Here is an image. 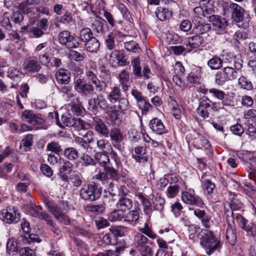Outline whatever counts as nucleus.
<instances>
[{
	"label": "nucleus",
	"instance_id": "nucleus-1",
	"mask_svg": "<svg viewBox=\"0 0 256 256\" xmlns=\"http://www.w3.org/2000/svg\"><path fill=\"white\" fill-rule=\"evenodd\" d=\"M198 236L200 240V244L208 255L210 256L215 251L220 252L222 243L212 231L203 228Z\"/></svg>",
	"mask_w": 256,
	"mask_h": 256
},
{
	"label": "nucleus",
	"instance_id": "nucleus-2",
	"mask_svg": "<svg viewBox=\"0 0 256 256\" xmlns=\"http://www.w3.org/2000/svg\"><path fill=\"white\" fill-rule=\"evenodd\" d=\"M102 188L98 184L92 182L86 186L83 187L80 191V198L85 200L91 202L96 201L101 196Z\"/></svg>",
	"mask_w": 256,
	"mask_h": 256
},
{
	"label": "nucleus",
	"instance_id": "nucleus-3",
	"mask_svg": "<svg viewBox=\"0 0 256 256\" xmlns=\"http://www.w3.org/2000/svg\"><path fill=\"white\" fill-rule=\"evenodd\" d=\"M130 191L125 186H120L118 189V200L116 204L117 208L125 212L130 210L132 207L133 202L129 195Z\"/></svg>",
	"mask_w": 256,
	"mask_h": 256
},
{
	"label": "nucleus",
	"instance_id": "nucleus-4",
	"mask_svg": "<svg viewBox=\"0 0 256 256\" xmlns=\"http://www.w3.org/2000/svg\"><path fill=\"white\" fill-rule=\"evenodd\" d=\"M44 202L48 212H50L55 218L64 212H68L70 209L67 202L60 201L58 204H56L53 200L45 198Z\"/></svg>",
	"mask_w": 256,
	"mask_h": 256
},
{
	"label": "nucleus",
	"instance_id": "nucleus-5",
	"mask_svg": "<svg viewBox=\"0 0 256 256\" xmlns=\"http://www.w3.org/2000/svg\"><path fill=\"white\" fill-rule=\"evenodd\" d=\"M218 2L223 7L224 12H227L226 8H230L232 12V18L236 22H240L243 20L245 10L242 6L235 3L224 2V0L218 1Z\"/></svg>",
	"mask_w": 256,
	"mask_h": 256
},
{
	"label": "nucleus",
	"instance_id": "nucleus-6",
	"mask_svg": "<svg viewBox=\"0 0 256 256\" xmlns=\"http://www.w3.org/2000/svg\"><path fill=\"white\" fill-rule=\"evenodd\" d=\"M74 88L81 96L87 97L94 95V87L84 78H78L74 82Z\"/></svg>",
	"mask_w": 256,
	"mask_h": 256
},
{
	"label": "nucleus",
	"instance_id": "nucleus-7",
	"mask_svg": "<svg viewBox=\"0 0 256 256\" xmlns=\"http://www.w3.org/2000/svg\"><path fill=\"white\" fill-rule=\"evenodd\" d=\"M20 218L17 208L12 206H9L0 212V219L8 224L18 222Z\"/></svg>",
	"mask_w": 256,
	"mask_h": 256
},
{
	"label": "nucleus",
	"instance_id": "nucleus-8",
	"mask_svg": "<svg viewBox=\"0 0 256 256\" xmlns=\"http://www.w3.org/2000/svg\"><path fill=\"white\" fill-rule=\"evenodd\" d=\"M193 193H194V191L191 189L188 192H182L181 196L182 201L187 204L204 208L205 204L202 198L198 196L193 194Z\"/></svg>",
	"mask_w": 256,
	"mask_h": 256
},
{
	"label": "nucleus",
	"instance_id": "nucleus-9",
	"mask_svg": "<svg viewBox=\"0 0 256 256\" xmlns=\"http://www.w3.org/2000/svg\"><path fill=\"white\" fill-rule=\"evenodd\" d=\"M192 32L197 34H203L209 32L211 28L210 24L207 23L204 18L199 16H194L192 18Z\"/></svg>",
	"mask_w": 256,
	"mask_h": 256
},
{
	"label": "nucleus",
	"instance_id": "nucleus-10",
	"mask_svg": "<svg viewBox=\"0 0 256 256\" xmlns=\"http://www.w3.org/2000/svg\"><path fill=\"white\" fill-rule=\"evenodd\" d=\"M58 38L59 42L62 44L65 45L67 48H76L78 46L79 38L74 37L68 30L60 32L58 36Z\"/></svg>",
	"mask_w": 256,
	"mask_h": 256
},
{
	"label": "nucleus",
	"instance_id": "nucleus-11",
	"mask_svg": "<svg viewBox=\"0 0 256 256\" xmlns=\"http://www.w3.org/2000/svg\"><path fill=\"white\" fill-rule=\"evenodd\" d=\"M124 236V232L122 228L112 227L110 228V232L104 236L102 242L106 244L114 245L119 237Z\"/></svg>",
	"mask_w": 256,
	"mask_h": 256
},
{
	"label": "nucleus",
	"instance_id": "nucleus-12",
	"mask_svg": "<svg viewBox=\"0 0 256 256\" xmlns=\"http://www.w3.org/2000/svg\"><path fill=\"white\" fill-rule=\"evenodd\" d=\"M208 20L212 24L214 30L220 31L222 33L226 32L228 22L225 18L219 15L212 14L209 17Z\"/></svg>",
	"mask_w": 256,
	"mask_h": 256
},
{
	"label": "nucleus",
	"instance_id": "nucleus-13",
	"mask_svg": "<svg viewBox=\"0 0 256 256\" xmlns=\"http://www.w3.org/2000/svg\"><path fill=\"white\" fill-rule=\"evenodd\" d=\"M211 102L212 101L206 96H202L198 100V106L196 111L204 119L208 118L210 116L209 111L211 108Z\"/></svg>",
	"mask_w": 256,
	"mask_h": 256
},
{
	"label": "nucleus",
	"instance_id": "nucleus-14",
	"mask_svg": "<svg viewBox=\"0 0 256 256\" xmlns=\"http://www.w3.org/2000/svg\"><path fill=\"white\" fill-rule=\"evenodd\" d=\"M22 67L24 70L28 74L38 72L42 68L40 64L35 57L26 59L23 62Z\"/></svg>",
	"mask_w": 256,
	"mask_h": 256
},
{
	"label": "nucleus",
	"instance_id": "nucleus-15",
	"mask_svg": "<svg viewBox=\"0 0 256 256\" xmlns=\"http://www.w3.org/2000/svg\"><path fill=\"white\" fill-rule=\"evenodd\" d=\"M92 119L93 126L95 131L99 134L104 137H108L109 129L106 122L98 116L93 117Z\"/></svg>",
	"mask_w": 256,
	"mask_h": 256
},
{
	"label": "nucleus",
	"instance_id": "nucleus-16",
	"mask_svg": "<svg viewBox=\"0 0 256 256\" xmlns=\"http://www.w3.org/2000/svg\"><path fill=\"white\" fill-rule=\"evenodd\" d=\"M74 164L66 159L62 160V164L58 168V176L62 182L68 180V175L70 174L73 170Z\"/></svg>",
	"mask_w": 256,
	"mask_h": 256
},
{
	"label": "nucleus",
	"instance_id": "nucleus-17",
	"mask_svg": "<svg viewBox=\"0 0 256 256\" xmlns=\"http://www.w3.org/2000/svg\"><path fill=\"white\" fill-rule=\"evenodd\" d=\"M88 104L92 110H96L98 108L106 110L108 108V104L104 96L98 94L96 98H90L88 100Z\"/></svg>",
	"mask_w": 256,
	"mask_h": 256
},
{
	"label": "nucleus",
	"instance_id": "nucleus-18",
	"mask_svg": "<svg viewBox=\"0 0 256 256\" xmlns=\"http://www.w3.org/2000/svg\"><path fill=\"white\" fill-rule=\"evenodd\" d=\"M194 34L188 36L187 38L186 42H184L186 46H188L190 49L198 48H200L204 43V38L200 34L194 32Z\"/></svg>",
	"mask_w": 256,
	"mask_h": 256
},
{
	"label": "nucleus",
	"instance_id": "nucleus-19",
	"mask_svg": "<svg viewBox=\"0 0 256 256\" xmlns=\"http://www.w3.org/2000/svg\"><path fill=\"white\" fill-rule=\"evenodd\" d=\"M104 16L111 27L114 28L115 32L118 34H120L121 30L124 29V22L122 20H115L112 15L108 11L104 12Z\"/></svg>",
	"mask_w": 256,
	"mask_h": 256
},
{
	"label": "nucleus",
	"instance_id": "nucleus-20",
	"mask_svg": "<svg viewBox=\"0 0 256 256\" xmlns=\"http://www.w3.org/2000/svg\"><path fill=\"white\" fill-rule=\"evenodd\" d=\"M109 135L113 146L118 148L124 139L122 131L117 128H113L109 130Z\"/></svg>",
	"mask_w": 256,
	"mask_h": 256
},
{
	"label": "nucleus",
	"instance_id": "nucleus-21",
	"mask_svg": "<svg viewBox=\"0 0 256 256\" xmlns=\"http://www.w3.org/2000/svg\"><path fill=\"white\" fill-rule=\"evenodd\" d=\"M148 238L142 233H138L134 236V244L135 248L139 251L150 248L148 245Z\"/></svg>",
	"mask_w": 256,
	"mask_h": 256
},
{
	"label": "nucleus",
	"instance_id": "nucleus-22",
	"mask_svg": "<svg viewBox=\"0 0 256 256\" xmlns=\"http://www.w3.org/2000/svg\"><path fill=\"white\" fill-rule=\"evenodd\" d=\"M55 114L56 124L60 128L64 129L66 126H71V124L74 117H72L70 114L68 113L63 114L62 116L60 119L58 118V112H56Z\"/></svg>",
	"mask_w": 256,
	"mask_h": 256
},
{
	"label": "nucleus",
	"instance_id": "nucleus-23",
	"mask_svg": "<svg viewBox=\"0 0 256 256\" xmlns=\"http://www.w3.org/2000/svg\"><path fill=\"white\" fill-rule=\"evenodd\" d=\"M55 78L58 84H67L70 81V74L68 70L60 68L55 74Z\"/></svg>",
	"mask_w": 256,
	"mask_h": 256
},
{
	"label": "nucleus",
	"instance_id": "nucleus-24",
	"mask_svg": "<svg viewBox=\"0 0 256 256\" xmlns=\"http://www.w3.org/2000/svg\"><path fill=\"white\" fill-rule=\"evenodd\" d=\"M150 128L158 134H162L166 132L165 126L162 121L157 118L151 120L149 123Z\"/></svg>",
	"mask_w": 256,
	"mask_h": 256
},
{
	"label": "nucleus",
	"instance_id": "nucleus-25",
	"mask_svg": "<svg viewBox=\"0 0 256 256\" xmlns=\"http://www.w3.org/2000/svg\"><path fill=\"white\" fill-rule=\"evenodd\" d=\"M30 124L36 126L37 128L46 130L48 128L44 116L40 114L35 113Z\"/></svg>",
	"mask_w": 256,
	"mask_h": 256
},
{
	"label": "nucleus",
	"instance_id": "nucleus-26",
	"mask_svg": "<svg viewBox=\"0 0 256 256\" xmlns=\"http://www.w3.org/2000/svg\"><path fill=\"white\" fill-rule=\"evenodd\" d=\"M114 245L116 246L114 250H108V252H110L111 256H120L127 248L126 242L124 239L120 240L118 239L116 244H114Z\"/></svg>",
	"mask_w": 256,
	"mask_h": 256
},
{
	"label": "nucleus",
	"instance_id": "nucleus-27",
	"mask_svg": "<svg viewBox=\"0 0 256 256\" xmlns=\"http://www.w3.org/2000/svg\"><path fill=\"white\" fill-rule=\"evenodd\" d=\"M156 18L160 21L170 20L172 16V12L168 8L158 6L155 12Z\"/></svg>",
	"mask_w": 256,
	"mask_h": 256
},
{
	"label": "nucleus",
	"instance_id": "nucleus-28",
	"mask_svg": "<svg viewBox=\"0 0 256 256\" xmlns=\"http://www.w3.org/2000/svg\"><path fill=\"white\" fill-rule=\"evenodd\" d=\"M122 112L119 110H113L109 111L108 116L110 122L116 126L121 124L122 118Z\"/></svg>",
	"mask_w": 256,
	"mask_h": 256
},
{
	"label": "nucleus",
	"instance_id": "nucleus-29",
	"mask_svg": "<svg viewBox=\"0 0 256 256\" xmlns=\"http://www.w3.org/2000/svg\"><path fill=\"white\" fill-rule=\"evenodd\" d=\"M63 154L66 159L70 162L78 160L80 155L78 150L74 147L66 148Z\"/></svg>",
	"mask_w": 256,
	"mask_h": 256
},
{
	"label": "nucleus",
	"instance_id": "nucleus-30",
	"mask_svg": "<svg viewBox=\"0 0 256 256\" xmlns=\"http://www.w3.org/2000/svg\"><path fill=\"white\" fill-rule=\"evenodd\" d=\"M122 96L120 89L119 87L114 86L111 88L110 91L107 96V98L112 104H114L120 100Z\"/></svg>",
	"mask_w": 256,
	"mask_h": 256
},
{
	"label": "nucleus",
	"instance_id": "nucleus-31",
	"mask_svg": "<svg viewBox=\"0 0 256 256\" xmlns=\"http://www.w3.org/2000/svg\"><path fill=\"white\" fill-rule=\"evenodd\" d=\"M94 159L98 162L99 165L103 166L104 168L110 164L109 156L106 152H96L94 154Z\"/></svg>",
	"mask_w": 256,
	"mask_h": 256
},
{
	"label": "nucleus",
	"instance_id": "nucleus-32",
	"mask_svg": "<svg viewBox=\"0 0 256 256\" xmlns=\"http://www.w3.org/2000/svg\"><path fill=\"white\" fill-rule=\"evenodd\" d=\"M46 151L51 152V153L54 154L59 156L62 152V148L59 142L52 140L47 144Z\"/></svg>",
	"mask_w": 256,
	"mask_h": 256
},
{
	"label": "nucleus",
	"instance_id": "nucleus-33",
	"mask_svg": "<svg viewBox=\"0 0 256 256\" xmlns=\"http://www.w3.org/2000/svg\"><path fill=\"white\" fill-rule=\"evenodd\" d=\"M105 210V205L104 204H89L86 207V211L96 214H102L104 212Z\"/></svg>",
	"mask_w": 256,
	"mask_h": 256
},
{
	"label": "nucleus",
	"instance_id": "nucleus-34",
	"mask_svg": "<svg viewBox=\"0 0 256 256\" xmlns=\"http://www.w3.org/2000/svg\"><path fill=\"white\" fill-rule=\"evenodd\" d=\"M70 106L72 112L77 116H82L85 112L79 98L74 99Z\"/></svg>",
	"mask_w": 256,
	"mask_h": 256
},
{
	"label": "nucleus",
	"instance_id": "nucleus-35",
	"mask_svg": "<svg viewBox=\"0 0 256 256\" xmlns=\"http://www.w3.org/2000/svg\"><path fill=\"white\" fill-rule=\"evenodd\" d=\"M79 41H78V46L82 42H84L85 43L86 42L89 41L92 38H94L93 33L91 29L85 28H83L81 30L80 34Z\"/></svg>",
	"mask_w": 256,
	"mask_h": 256
},
{
	"label": "nucleus",
	"instance_id": "nucleus-36",
	"mask_svg": "<svg viewBox=\"0 0 256 256\" xmlns=\"http://www.w3.org/2000/svg\"><path fill=\"white\" fill-rule=\"evenodd\" d=\"M86 50L90 52H96L100 46V42L96 38H92L84 44Z\"/></svg>",
	"mask_w": 256,
	"mask_h": 256
},
{
	"label": "nucleus",
	"instance_id": "nucleus-37",
	"mask_svg": "<svg viewBox=\"0 0 256 256\" xmlns=\"http://www.w3.org/2000/svg\"><path fill=\"white\" fill-rule=\"evenodd\" d=\"M226 238L228 243L233 246L235 244L236 240V229L232 227L231 224L228 226L226 230Z\"/></svg>",
	"mask_w": 256,
	"mask_h": 256
},
{
	"label": "nucleus",
	"instance_id": "nucleus-38",
	"mask_svg": "<svg viewBox=\"0 0 256 256\" xmlns=\"http://www.w3.org/2000/svg\"><path fill=\"white\" fill-rule=\"evenodd\" d=\"M83 179L82 174H72L68 176V181L64 182L68 183L70 182L74 186L78 188L82 184Z\"/></svg>",
	"mask_w": 256,
	"mask_h": 256
},
{
	"label": "nucleus",
	"instance_id": "nucleus-39",
	"mask_svg": "<svg viewBox=\"0 0 256 256\" xmlns=\"http://www.w3.org/2000/svg\"><path fill=\"white\" fill-rule=\"evenodd\" d=\"M124 47L128 52L132 53L139 54L142 51L139 44L133 40L124 42Z\"/></svg>",
	"mask_w": 256,
	"mask_h": 256
},
{
	"label": "nucleus",
	"instance_id": "nucleus-40",
	"mask_svg": "<svg viewBox=\"0 0 256 256\" xmlns=\"http://www.w3.org/2000/svg\"><path fill=\"white\" fill-rule=\"evenodd\" d=\"M207 64L211 70H217L222 66L223 61L220 57L216 56L209 60Z\"/></svg>",
	"mask_w": 256,
	"mask_h": 256
},
{
	"label": "nucleus",
	"instance_id": "nucleus-41",
	"mask_svg": "<svg viewBox=\"0 0 256 256\" xmlns=\"http://www.w3.org/2000/svg\"><path fill=\"white\" fill-rule=\"evenodd\" d=\"M201 182L202 188L206 192L207 195H211L216 187L214 183L209 179L201 180Z\"/></svg>",
	"mask_w": 256,
	"mask_h": 256
},
{
	"label": "nucleus",
	"instance_id": "nucleus-42",
	"mask_svg": "<svg viewBox=\"0 0 256 256\" xmlns=\"http://www.w3.org/2000/svg\"><path fill=\"white\" fill-rule=\"evenodd\" d=\"M18 242L16 240L11 238L8 240L6 244V252L11 256H14L18 252Z\"/></svg>",
	"mask_w": 256,
	"mask_h": 256
},
{
	"label": "nucleus",
	"instance_id": "nucleus-43",
	"mask_svg": "<svg viewBox=\"0 0 256 256\" xmlns=\"http://www.w3.org/2000/svg\"><path fill=\"white\" fill-rule=\"evenodd\" d=\"M118 8L122 14L123 18L126 21L132 22L133 18L132 17L130 12L128 10L126 5L124 4L120 3L118 5Z\"/></svg>",
	"mask_w": 256,
	"mask_h": 256
},
{
	"label": "nucleus",
	"instance_id": "nucleus-44",
	"mask_svg": "<svg viewBox=\"0 0 256 256\" xmlns=\"http://www.w3.org/2000/svg\"><path fill=\"white\" fill-rule=\"evenodd\" d=\"M126 212L120 208L114 210L110 216V218L112 222L120 221L122 218L125 219Z\"/></svg>",
	"mask_w": 256,
	"mask_h": 256
},
{
	"label": "nucleus",
	"instance_id": "nucleus-45",
	"mask_svg": "<svg viewBox=\"0 0 256 256\" xmlns=\"http://www.w3.org/2000/svg\"><path fill=\"white\" fill-rule=\"evenodd\" d=\"M238 84L242 88L247 90H251L253 88L252 82L244 76H241L238 78Z\"/></svg>",
	"mask_w": 256,
	"mask_h": 256
},
{
	"label": "nucleus",
	"instance_id": "nucleus-46",
	"mask_svg": "<svg viewBox=\"0 0 256 256\" xmlns=\"http://www.w3.org/2000/svg\"><path fill=\"white\" fill-rule=\"evenodd\" d=\"M80 160L82 161V166L84 167L89 166H95L96 162L89 154H83L80 156Z\"/></svg>",
	"mask_w": 256,
	"mask_h": 256
},
{
	"label": "nucleus",
	"instance_id": "nucleus-47",
	"mask_svg": "<svg viewBox=\"0 0 256 256\" xmlns=\"http://www.w3.org/2000/svg\"><path fill=\"white\" fill-rule=\"evenodd\" d=\"M26 235H20L22 240L25 244H30L31 242H40L41 240L40 239L38 235L34 234H30Z\"/></svg>",
	"mask_w": 256,
	"mask_h": 256
},
{
	"label": "nucleus",
	"instance_id": "nucleus-48",
	"mask_svg": "<svg viewBox=\"0 0 256 256\" xmlns=\"http://www.w3.org/2000/svg\"><path fill=\"white\" fill-rule=\"evenodd\" d=\"M106 21L100 18L95 20L92 25V28L94 32L98 34H102L104 32V25Z\"/></svg>",
	"mask_w": 256,
	"mask_h": 256
},
{
	"label": "nucleus",
	"instance_id": "nucleus-49",
	"mask_svg": "<svg viewBox=\"0 0 256 256\" xmlns=\"http://www.w3.org/2000/svg\"><path fill=\"white\" fill-rule=\"evenodd\" d=\"M228 81L222 70L218 71L214 75V82L218 86H223L226 82Z\"/></svg>",
	"mask_w": 256,
	"mask_h": 256
},
{
	"label": "nucleus",
	"instance_id": "nucleus-50",
	"mask_svg": "<svg viewBox=\"0 0 256 256\" xmlns=\"http://www.w3.org/2000/svg\"><path fill=\"white\" fill-rule=\"evenodd\" d=\"M224 71L228 80H232L237 77V71H236L232 66H226L222 69Z\"/></svg>",
	"mask_w": 256,
	"mask_h": 256
},
{
	"label": "nucleus",
	"instance_id": "nucleus-51",
	"mask_svg": "<svg viewBox=\"0 0 256 256\" xmlns=\"http://www.w3.org/2000/svg\"><path fill=\"white\" fill-rule=\"evenodd\" d=\"M170 50L172 51L174 54L176 56L180 54L186 55V53L190 52V49H189L188 48H186L182 45L172 46Z\"/></svg>",
	"mask_w": 256,
	"mask_h": 256
},
{
	"label": "nucleus",
	"instance_id": "nucleus-52",
	"mask_svg": "<svg viewBox=\"0 0 256 256\" xmlns=\"http://www.w3.org/2000/svg\"><path fill=\"white\" fill-rule=\"evenodd\" d=\"M104 170L108 173V176L114 180L118 181L120 178V174L117 170L112 166L108 165L104 168Z\"/></svg>",
	"mask_w": 256,
	"mask_h": 256
},
{
	"label": "nucleus",
	"instance_id": "nucleus-53",
	"mask_svg": "<svg viewBox=\"0 0 256 256\" xmlns=\"http://www.w3.org/2000/svg\"><path fill=\"white\" fill-rule=\"evenodd\" d=\"M42 208L34 204H30L29 207V213L34 218H40L42 212Z\"/></svg>",
	"mask_w": 256,
	"mask_h": 256
},
{
	"label": "nucleus",
	"instance_id": "nucleus-54",
	"mask_svg": "<svg viewBox=\"0 0 256 256\" xmlns=\"http://www.w3.org/2000/svg\"><path fill=\"white\" fill-rule=\"evenodd\" d=\"M11 22L16 24H20L24 20V16L20 11H14L10 15Z\"/></svg>",
	"mask_w": 256,
	"mask_h": 256
},
{
	"label": "nucleus",
	"instance_id": "nucleus-55",
	"mask_svg": "<svg viewBox=\"0 0 256 256\" xmlns=\"http://www.w3.org/2000/svg\"><path fill=\"white\" fill-rule=\"evenodd\" d=\"M228 205L230 208V210L232 211L238 210L241 209L243 207V204L235 196L230 200V203Z\"/></svg>",
	"mask_w": 256,
	"mask_h": 256
},
{
	"label": "nucleus",
	"instance_id": "nucleus-56",
	"mask_svg": "<svg viewBox=\"0 0 256 256\" xmlns=\"http://www.w3.org/2000/svg\"><path fill=\"white\" fill-rule=\"evenodd\" d=\"M105 44L106 48L110 50H114L116 48L115 36L112 34H108L105 40Z\"/></svg>",
	"mask_w": 256,
	"mask_h": 256
},
{
	"label": "nucleus",
	"instance_id": "nucleus-57",
	"mask_svg": "<svg viewBox=\"0 0 256 256\" xmlns=\"http://www.w3.org/2000/svg\"><path fill=\"white\" fill-rule=\"evenodd\" d=\"M102 78L104 80H108L111 79V74L109 68L104 64H101L98 68Z\"/></svg>",
	"mask_w": 256,
	"mask_h": 256
},
{
	"label": "nucleus",
	"instance_id": "nucleus-58",
	"mask_svg": "<svg viewBox=\"0 0 256 256\" xmlns=\"http://www.w3.org/2000/svg\"><path fill=\"white\" fill-rule=\"evenodd\" d=\"M71 126L74 128L76 130L79 131L85 128V122L80 118H74Z\"/></svg>",
	"mask_w": 256,
	"mask_h": 256
},
{
	"label": "nucleus",
	"instance_id": "nucleus-59",
	"mask_svg": "<svg viewBox=\"0 0 256 256\" xmlns=\"http://www.w3.org/2000/svg\"><path fill=\"white\" fill-rule=\"evenodd\" d=\"M242 228L245 230L249 236L254 237L256 236V226L253 223H247Z\"/></svg>",
	"mask_w": 256,
	"mask_h": 256
},
{
	"label": "nucleus",
	"instance_id": "nucleus-60",
	"mask_svg": "<svg viewBox=\"0 0 256 256\" xmlns=\"http://www.w3.org/2000/svg\"><path fill=\"white\" fill-rule=\"evenodd\" d=\"M139 212L137 210H130L126 214H125V220L136 222L139 218Z\"/></svg>",
	"mask_w": 256,
	"mask_h": 256
},
{
	"label": "nucleus",
	"instance_id": "nucleus-61",
	"mask_svg": "<svg viewBox=\"0 0 256 256\" xmlns=\"http://www.w3.org/2000/svg\"><path fill=\"white\" fill-rule=\"evenodd\" d=\"M198 74V71L191 72L187 77L188 82L192 84H200Z\"/></svg>",
	"mask_w": 256,
	"mask_h": 256
},
{
	"label": "nucleus",
	"instance_id": "nucleus-62",
	"mask_svg": "<svg viewBox=\"0 0 256 256\" xmlns=\"http://www.w3.org/2000/svg\"><path fill=\"white\" fill-rule=\"evenodd\" d=\"M35 113L32 110H26L22 114V119L26 122L30 124Z\"/></svg>",
	"mask_w": 256,
	"mask_h": 256
},
{
	"label": "nucleus",
	"instance_id": "nucleus-63",
	"mask_svg": "<svg viewBox=\"0 0 256 256\" xmlns=\"http://www.w3.org/2000/svg\"><path fill=\"white\" fill-rule=\"evenodd\" d=\"M164 204L165 200L164 198L160 196L156 197L154 202L155 210L162 212L164 208Z\"/></svg>",
	"mask_w": 256,
	"mask_h": 256
},
{
	"label": "nucleus",
	"instance_id": "nucleus-64",
	"mask_svg": "<svg viewBox=\"0 0 256 256\" xmlns=\"http://www.w3.org/2000/svg\"><path fill=\"white\" fill-rule=\"evenodd\" d=\"M232 59L234 69L236 71L241 70L243 64V60L241 56H234L232 58Z\"/></svg>",
	"mask_w": 256,
	"mask_h": 256
}]
</instances>
